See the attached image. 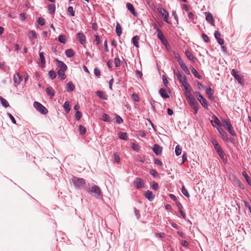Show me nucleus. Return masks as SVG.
I'll use <instances>...</instances> for the list:
<instances>
[{"instance_id":"obj_1","label":"nucleus","mask_w":251,"mask_h":251,"mask_svg":"<svg viewBox=\"0 0 251 251\" xmlns=\"http://www.w3.org/2000/svg\"><path fill=\"white\" fill-rule=\"evenodd\" d=\"M184 95L191 107L194 110V114H197L199 110V104L191 94V90L189 92H184Z\"/></svg>"},{"instance_id":"obj_2","label":"nucleus","mask_w":251,"mask_h":251,"mask_svg":"<svg viewBox=\"0 0 251 251\" xmlns=\"http://www.w3.org/2000/svg\"><path fill=\"white\" fill-rule=\"evenodd\" d=\"M175 75H176L179 82L182 84L185 90V92H189L191 90L189 84L187 82V79L184 75H182L179 71L176 72L174 71Z\"/></svg>"},{"instance_id":"obj_3","label":"nucleus","mask_w":251,"mask_h":251,"mask_svg":"<svg viewBox=\"0 0 251 251\" xmlns=\"http://www.w3.org/2000/svg\"><path fill=\"white\" fill-rule=\"evenodd\" d=\"M71 182L74 184L75 187L78 188L83 187L85 184L84 179L76 176H73L71 178Z\"/></svg>"},{"instance_id":"obj_4","label":"nucleus","mask_w":251,"mask_h":251,"mask_svg":"<svg viewBox=\"0 0 251 251\" xmlns=\"http://www.w3.org/2000/svg\"><path fill=\"white\" fill-rule=\"evenodd\" d=\"M34 108L42 114H46L48 113V110L40 103L35 101L33 104Z\"/></svg>"},{"instance_id":"obj_5","label":"nucleus","mask_w":251,"mask_h":251,"mask_svg":"<svg viewBox=\"0 0 251 251\" xmlns=\"http://www.w3.org/2000/svg\"><path fill=\"white\" fill-rule=\"evenodd\" d=\"M157 36L158 38L164 44H166L167 43V40L165 39L164 34L160 29L158 28H156Z\"/></svg>"},{"instance_id":"obj_6","label":"nucleus","mask_w":251,"mask_h":251,"mask_svg":"<svg viewBox=\"0 0 251 251\" xmlns=\"http://www.w3.org/2000/svg\"><path fill=\"white\" fill-rule=\"evenodd\" d=\"M91 192L94 193V196L99 198L101 195V191L100 187L97 185H94L92 187Z\"/></svg>"},{"instance_id":"obj_7","label":"nucleus","mask_w":251,"mask_h":251,"mask_svg":"<svg viewBox=\"0 0 251 251\" xmlns=\"http://www.w3.org/2000/svg\"><path fill=\"white\" fill-rule=\"evenodd\" d=\"M134 184L137 188L140 189L144 187V182L141 178L137 177L134 180Z\"/></svg>"},{"instance_id":"obj_8","label":"nucleus","mask_w":251,"mask_h":251,"mask_svg":"<svg viewBox=\"0 0 251 251\" xmlns=\"http://www.w3.org/2000/svg\"><path fill=\"white\" fill-rule=\"evenodd\" d=\"M211 142H212L213 146L214 147V148H215V150L216 151L217 153H221L220 151H222L223 150H222V148L221 147V146H220V145L219 144V143H218L217 141L214 138H212Z\"/></svg>"},{"instance_id":"obj_9","label":"nucleus","mask_w":251,"mask_h":251,"mask_svg":"<svg viewBox=\"0 0 251 251\" xmlns=\"http://www.w3.org/2000/svg\"><path fill=\"white\" fill-rule=\"evenodd\" d=\"M13 79L15 86L19 85L23 80L22 76L19 73L15 74L13 76Z\"/></svg>"},{"instance_id":"obj_10","label":"nucleus","mask_w":251,"mask_h":251,"mask_svg":"<svg viewBox=\"0 0 251 251\" xmlns=\"http://www.w3.org/2000/svg\"><path fill=\"white\" fill-rule=\"evenodd\" d=\"M178 63L182 69L185 72L187 75H190V73L188 68L187 67L186 64L184 63L182 59L178 60Z\"/></svg>"},{"instance_id":"obj_11","label":"nucleus","mask_w":251,"mask_h":251,"mask_svg":"<svg viewBox=\"0 0 251 251\" xmlns=\"http://www.w3.org/2000/svg\"><path fill=\"white\" fill-rule=\"evenodd\" d=\"M76 36L81 45H84L86 43V37L82 33H77Z\"/></svg>"},{"instance_id":"obj_12","label":"nucleus","mask_w":251,"mask_h":251,"mask_svg":"<svg viewBox=\"0 0 251 251\" xmlns=\"http://www.w3.org/2000/svg\"><path fill=\"white\" fill-rule=\"evenodd\" d=\"M205 14L206 21L212 25H214L215 21L213 19L212 15L210 13L207 12L205 13Z\"/></svg>"},{"instance_id":"obj_13","label":"nucleus","mask_w":251,"mask_h":251,"mask_svg":"<svg viewBox=\"0 0 251 251\" xmlns=\"http://www.w3.org/2000/svg\"><path fill=\"white\" fill-rule=\"evenodd\" d=\"M145 197L149 201H151L154 199L155 196L151 191L148 190L145 193Z\"/></svg>"},{"instance_id":"obj_14","label":"nucleus","mask_w":251,"mask_h":251,"mask_svg":"<svg viewBox=\"0 0 251 251\" xmlns=\"http://www.w3.org/2000/svg\"><path fill=\"white\" fill-rule=\"evenodd\" d=\"M153 150L154 152L157 155H160L162 152V148L157 144L154 145Z\"/></svg>"},{"instance_id":"obj_15","label":"nucleus","mask_w":251,"mask_h":251,"mask_svg":"<svg viewBox=\"0 0 251 251\" xmlns=\"http://www.w3.org/2000/svg\"><path fill=\"white\" fill-rule=\"evenodd\" d=\"M226 127V129L227 130L228 132L231 135H232V136H235L236 135L235 132L233 129L231 123H227Z\"/></svg>"},{"instance_id":"obj_16","label":"nucleus","mask_w":251,"mask_h":251,"mask_svg":"<svg viewBox=\"0 0 251 251\" xmlns=\"http://www.w3.org/2000/svg\"><path fill=\"white\" fill-rule=\"evenodd\" d=\"M159 93L164 99H167L169 97V95L167 93L166 90L164 88H161L159 91Z\"/></svg>"},{"instance_id":"obj_17","label":"nucleus","mask_w":251,"mask_h":251,"mask_svg":"<svg viewBox=\"0 0 251 251\" xmlns=\"http://www.w3.org/2000/svg\"><path fill=\"white\" fill-rule=\"evenodd\" d=\"M198 100L200 101L201 105L204 108L208 109V105H207V101L203 97H202L201 98L199 99V100Z\"/></svg>"},{"instance_id":"obj_18","label":"nucleus","mask_w":251,"mask_h":251,"mask_svg":"<svg viewBox=\"0 0 251 251\" xmlns=\"http://www.w3.org/2000/svg\"><path fill=\"white\" fill-rule=\"evenodd\" d=\"M126 6L128 10L133 15H136L134 8L133 5L130 3H127L126 4Z\"/></svg>"},{"instance_id":"obj_19","label":"nucleus","mask_w":251,"mask_h":251,"mask_svg":"<svg viewBox=\"0 0 251 251\" xmlns=\"http://www.w3.org/2000/svg\"><path fill=\"white\" fill-rule=\"evenodd\" d=\"M116 32L118 36H120L122 33V27L120 24L117 23L116 26Z\"/></svg>"},{"instance_id":"obj_20","label":"nucleus","mask_w":251,"mask_h":251,"mask_svg":"<svg viewBox=\"0 0 251 251\" xmlns=\"http://www.w3.org/2000/svg\"><path fill=\"white\" fill-rule=\"evenodd\" d=\"M66 70L63 69H59L57 72L58 75L59 77H61V79H64L66 78V75L65 74V72Z\"/></svg>"},{"instance_id":"obj_21","label":"nucleus","mask_w":251,"mask_h":251,"mask_svg":"<svg viewBox=\"0 0 251 251\" xmlns=\"http://www.w3.org/2000/svg\"><path fill=\"white\" fill-rule=\"evenodd\" d=\"M75 86L71 81L69 82L67 84V89L68 92H72L75 90Z\"/></svg>"},{"instance_id":"obj_22","label":"nucleus","mask_w":251,"mask_h":251,"mask_svg":"<svg viewBox=\"0 0 251 251\" xmlns=\"http://www.w3.org/2000/svg\"><path fill=\"white\" fill-rule=\"evenodd\" d=\"M97 94L99 97V98L102 100H106L107 99V95L102 91H98L97 92Z\"/></svg>"},{"instance_id":"obj_23","label":"nucleus","mask_w":251,"mask_h":251,"mask_svg":"<svg viewBox=\"0 0 251 251\" xmlns=\"http://www.w3.org/2000/svg\"><path fill=\"white\" fill-rule=\"evenodd\" d=\"M185 54L186 56L193 62H195L196 58L189 51L186 50L185 51Z\"/></svg>"},{"instance_id":"obj_24","label":"nucleus","mask_w":251,"mask_h":251,"mask_svg":"<svg viewBox=\"0 0 251 251\" xmlns=\"http://www.w3.org/2000/svg\"><path fill=\"white\" fill-rule=\"evenodd\" d=\"M213 118L214 119V121H211V123L212 125L213 126H215L214 123L217 126L221 125L220 120L218 119V118L216 116H213Z\"/></svg>"},{"instance_id":"obj_25","label":"nucleus","mask_w":251,"mask_h":251,"mask_svg":"<svg viewBox=\"0 0 251 251\" xmlns=\"http://www.w3.org/2000/svg\"><path fill=\"white\" fill-rule=\"evenodd\" d=\"M39 56H40V60L41 61V63L40 64V66H43L45 65L46 63L45 58L44 57V53L43 52H40L39 53Z\"/></svg>"},{"instance_id":"obj_26","label":"nucleus","mask_w":251,"mask_h":251,"mask_svg":"<svg viewBox=\"0 0 251 251\" xmlns=\"http://www.w3.org/2000/svg\"><path fill=\"white\" fill-rule=\"evenodd\" d=\"M217 130L223 138L226 139L227 138V133L222 127H218Z\"/></svg>"},{"instance_id":"obj_27","label":"nucleus","mask_w":251,"mask_h":251,"mask_svg":"<svg viewBox=\"0 0 251 251\" xmlns=\"http://www.w3.org/2000/svg\"><path fill=\"white\" fill-rule=\"evenodd\" d=\"M46 91L47 95L50 97H53L55 94L54 91L51 87L47 88Z\"/></svg>"},{"instance_id":"obj_28","label":"nucleus","mask_w":251,"mask_h":251,"mask_svg":"<svg viewBox=\"0 0 251 251\" xmlns=\"http://www.w3.org/2000/svg\"><path fill=\"white\" fill-rule=\"evenodd\" d=\"M65 54L68 57H71L73 56L75 54V51L72 49H68L66 50Z\"/></svg>"},{"instance_id":"obj_29","label":"nucleus","mask_w":251,"mask_h":251,"mask_svg":"<svg viewBox=\"0 0 251 251\" xmlns=\"http://www.w3.org/2000/svg\"><path fill=\"white\" fill-rule=\"evenodd\" d=\"M57 62L58 63V67H59V69L67 70V67L63 61L57 60Z\"/></svg>"},{"instance_id":"obj_30","label":"nucleus","mask_w":251,"mask_h":251,"mask_svg":"<svg viewBox=\"0 0 251 251\" xmlns=\"http://www.w3.org/2000/svg\"><path fill=\"white\" fill-rule=\"evenodd\" d=\"M119 137L121 139L126 140L128 138L127 134L126 132H121L119 133Z\"/></svg>"},{"instance_id":"obj_31","label":"nucleus","mask_w":251,"mask_h":251,"mask_svg":"<svg viewBox=\"0 0 251 251\" xmlns=\"http://www.w3.org/2000/svg\"><path fill=\"white\" fill-rule=\"evenodd\" d=\"M64 108L65 109V111L67 113H68L71 110V106L70 105V103L69 101H66L64 104Z\"/></svg>"},{"instance_id":"obj_32","label":"nucleus","mask_w":251,"mask_h":251,"mask_svg":"<svg viewBox=\"0 0 251 251\" xmlns=\"http://www.w3.org/2000/svg\"><path fill=\"white\" fill-rule=\"evenodd\" d=\"M139 40V37L138 36H134L132 39V43L133 45L137 48H139L138 45V40Z\"/></svg>"},{"instance_id":"obj_33","label":"nucleus","mask_w":251,"mask_h":251,"mask_svg":"<svg viewBox=\"0 0 251 251\" xmlns=\"http://www.w3.org/2000/svg\"><path fill=\"white\" fill-rule=\"evenodd\" d=\"M58 41L61 43L65 44L67 42L66 36L64 35H60L58 37Z\"/></svg>"},{"instance_id":"obj_34","label":"nucleus","mask_w":251,"mask_h":251,"mask_svg":"<svg viewBox=\"0 0 251 251\" xmlns=\"http://www.w3.org/2000/svg\"><path fill=\"white\" fill-rule=\"evenodd\" d=\"M28 36L31 40L36 39L37 37L36 32L32 30L29 32Z\"/></svg>"},{"instance_id":"obj_35","label":"nucleus","mask_w":251,"mask_h":251,"mask_svg":"<svg viewBox=\"0 0 251 251\" xmlns=\"http://www.w3.org/2000/svg\"><path fill=\"white\" fill-rule=\"evenodd\" d=\"M0 101L1 104L4 107H7L8 106H9V105L8 101L2 98L1 97H0Z\"/></svg>"},{"instance_id":"obj_36","label":"nucleus","mask_w":251,"mask_h":251,"mask_svg":"<svg viewBox=\"0 0 251 251\" xmlns=\"http://www.w3.org/2000/svg\"><path fill=\"white\" fill-rule=\"evenodd\" d=\"M157 11L162 16V17L168 13L164 8L162 7L158 8Z\"/></svg>"},{"instance_id":"obj_37","label":"nucleus","mask_w":251,"mask_h":251,"mask_svg":"<svg viewBox=\"0 0 251 251\" xmlns=\"http://www.w3.org/2000/svg\"><path fill=\"white\" fill-rule=\"evenodd\" d=\"M181 192L186 197L189 198L190 197V195L184 186H182L181 188Z\"/></svg>"},{"instance_id":"obj_38","label":"nucleus","mask_w":251,"mask_h":251,"mask_svg":"<svg viewBox=\"0 0 251 251\" xmlns=\"http://www.w3.org/2000/svg\"><path fill=\"white\" fill-rule=\"evenodd\" d=\"M242 175L244 176V177L246 179V180L247 182H248V183L249 184L251 185V180L250 179V177L246 173V172H245V171L243 172Z\"/></svg>"},{"instance_id":"obj_39","label":"nucleus","mask_w":251,"mask_h":251,"mask_svg":"<svg viewBox=\"0 0 251 251\" xmlns=\"http://www.w3.org/2000/svg\"><path fill=\"white\" fill-rule=\"evenodd\" d=\"M181 148L179 145H177L175 149V153L176 156H179L181 153Z\"/></svg>"},{"instance_id":"obj_40","label":"nucleus","mask_w":251,"mask_h":251,"mask_svg":"<svg viewBox=\"0 0 251 251\" xmlns=\"http://www.w3.org/2000/svg\"><path fill=\"white\" fill-rule=\"evenodd\" d=\"M206 93L209 98H211L213 95L212 89L209 87L206 89Z\"/></svg>"},{"instance_id":"obj_41","label":"nucleus","mask_w":251,"mask_h":251,"mask_svg":"<svg viewBox=\"0 0 251 251\" xmlns=\"http://www.w3.org/2000/svg\"><path fill=\"white\" fill-rule=\"evenodd\" d=\"M191 71L192 74L197 78H200L201 75L193 67L191 68Z\"/></svg>"},{"instance_id":"obj_42","label":"nucleus","mask_w":251,"mask_h":251,"mask_svg":"<svg viewBox=\"0 0 251 251\" xmlns=\"http://www.w3.org/2000/svg\"><path fill=\"white\" fill-rule=\"evenodd\" d=\"M49 75L52 79H53L56 77V74L54 71L50 70L49 72Z\"/></svg>"},{"instance_id":"obj_43","label":"nucleus","mask_w":251,"mask_h":251,"mask_svg":"<svg viewBox=\"0 0 251 251\" xmlns=\"http://www.w3.org/2000/svg\"><path fill=\"white\" fill-rule=\"evenodd\" d=\"M79 130L80 134L82 135H84L86 131L85 127L81 125L79 126Z\"/></svg>"},{"instance_id":"obj_44","label":"nucleus","mask_w":251,"mask_h":251,"mask_svg":"<svg viewBox=\"0 0 251 251\" xmlns=\"http://www.w3.org/2000/svg\"><path fill=\"white\" fill-rule=\"evenodd\" d=\"M102 120L105 122H109L110 118L108 115L104 113L102 115Z\"/></svg>"},{"instance_id":"obj_45","label":"nucleus","mask_w":251,"mask_h":251,"mask_svg":"<svg viewBox=\"0 0 251 251\" xmlns=\"http://www.w3.org/2000/svg\"><path fill=\"white\" fill-rule=\"evenodd\" d=\"M235 78L236 80H237L238 81L239 83H240L241 84H243L244 81H243V77L240 75H238V76L235 77Z\"/></svg>"},{"instance_id":"obj_46","label":"nucleus","mask_w":251,"mask_h":251,"mask_svg":"<svg viewBox=\"0 0 251 251\" xmlns=\"http://www.w3.org/2000/svg\"><path fill=\"white\" fill-rule=\"evenodd\" d=\"M131 148L133 150L136 151H138L140 150L139 146L137 144L135 143L131 144Z\"/></svg>"},{"instance_id":"obj_47","label":"nucleus","mask_w":251,"mask_h":251,"mask_svg":"<svg viewBox=\"0 0 251 251\" xmlns=\"http://www.w3.org/2000/svg\"><path fill=\"white\" fill-rule=\"evenodd\" d=\"M115 118L116 121L118 124H120L123 122V119L120 116L116 115Z\"/></svg>"},{"instance_id":"obj_48","label":"nucleus","mask_w":251,"mask_h":251,"mask_svg":"<svg viewBox=\"0 0 251 251\" xmlns=\"http://www.w3.org/2000/svg\"><path fill=\"white\" fill-rule=\"evenodd\" d=\"M55 10V6L54 4H50L49 6V10L50 13H53Z\"/></svg>"},{"instance_id":"obj_49","label":"nucleus","mask_w":251,"mask_h":251,"mask_svg":"<svg viewBox=\"0 0 251 251\" xmlns=\"http://www.w3.org/2000/svg\"><path fill=\"white\" fill-rule=\"evenodd\" d=\"M114 162L116 163H119L120 161V158L118 155L117 153H115L114 154Z\"/></svg>"},{"instance_id":"obj_50","label":"nucleus","mask_w":251,"mask_h":251,"mask_svg":"<svg viewBox=\"0 0 251 251\" xmlns=\"http://www.w3.org/2000/svg\"><path fill=\"white\" fill-rule=\"evenodd\" d=\"M37 22L41 25H43L45 24V20L43 18H39L37 21Z\"/></svg>"},{"instance_id":"obj_51","label":"nucleus","mask_w":251,"mask_h":251,"mask_svg":"<svg viewBox=\"0 0 251 251\" xmlns=\"http://www.w3.org/2000/svg\"><path fill=\"white\" fill-rule=\"evenodd\" d=\"M82 116V114L80 112L77 111L75 114V118L77 120H79Z\"/></svg>"},{"instance_id":"obj_52","label":"nucleus","mask_w":251,"mask_h":251,"mask_svg":"<svg viewBox=\"0 0 251 251\" xmlns=\"http://www.w3.org/2000/svg\"><path fill=\"white\" fill-rule=\"evenodd\" d=\"M231 75L235 77L238 76L240 74L237 70L233 69L231 72Z\"/></svg>"},{"instance_id":"obj_53","label":"nucleus","mask_w":251,"mask_h":251,"mask_svg":"<svg viewBox=\"0 0 251 251\" xmlns=\"http://www.w3.org/2000/svg\"><path fill=\"white\" fill-rule=\"evenodd\" d=\"M114 64L116 67L120 66V60L119 58H115L114 59Z\"/></svg>"},{"instance_id":"obj_54","label":"nucleus","mask_w":251,"mask_h":251,"mask_svg":"<svg viewBox=\"0 0 251 251\" xmlns=\"http://www.w3.org/2000/svg\"><path fill=\"white\" fill-rule=\"evenodd\" d=\"M132 99L135 101H139V98L137 95V94L136 93H133L132 95Z\"/></svg>"},{"instance_id":"obj_55","label":"nucleus","mask_w":251,"mask_h":251,"mask_svg":"<svg viewBox=\"0 0 251 251\" xmlns=\"http://www.w3.org/2000/svg\"><path fill=\"white\" fill-rule=\"evenodd\" d=\"M68 12L70 13V15L72 16H75L74 9H73V7L72 6H69L68 7Z\"/></svg>"},{"instance_id":"obj_56","label":"nucleus","mask_w":251,"mask_h":251,"mask_svg":"<svg viewBox=\"0 0 251 251\" xmlns=\"http://www.w3.org/2000/svg\"><path fill=\"white\" fill-rule=\"evenodd\" d=\"M94 74L97 76L100 77V71L97 68H96L94 69Z\"/></svg>"},{"instance_id":"obj_57","label":"nucleus","mask_w":251,"mask_h":251,"mask_svg":"<svg viewBox=\"0 0 251 251\" xmlns=\"http://www.w3.org/2000/svg\"><path fill=\"white\" fill-rule=\"evenodd\" d=\"M156 236L157 237L160 238H163L165 236V234L164 233L160 232V233H155Z\"/></svg>"},{"instance_id":"obj_58","label":"nucleus","mask_w":251,"mask_h":251,"mask_svg":"<svg viewBox=\"0 0 251 251\" xmlns=\"http://www.w3.org/2000/svg\"><path fill=\"white\" fill-rule=\"evenodd\" d=\"M7 115L9 117V118L12 121V123L14 124H16V121L14 118V117L10 114V113H7Z\"/></svg>"},{"instance_id":"obj_59","label":"nucleus","mask_w":251,"mask_h":251,"mask_svg":"<svg viewBox=\"0 0 251 251\" xmlns=\"http://www.w3.org/2000/svg\"><path fill=\"white\" fill-rule=\"evenodd\" d=\"M158 185L157 183L155 182H153L152 185V188L154 190H157L158 189Z\"/></svg>"},{"instance_id":"obj_60","label":"nucleus","mask_w":251,"mask_h":251,"mask_svg":"<svg viewBox=\"0 0 251 251\" xmlns=\"http://www.w3.org/2000/svg\"><path fill=\"white\" fill-rule=\"evenodd\" d=\"M202 37L203 40L205 42L207 43L209 42V38H208V36L205 34H204V33L202 34Z\"/></svg>"},{"instance_id":"obj_61","label":"nucleus","mask_w":251,"mask_h":251,"mask_svg":"<svg viewBox=\"0 0 251 251\" xmlns=\"http://www.w3.org/2000/svg\"><path fill=\"white\" fill-rule=\"evenodd\" d=\"M103 46H104V50H105V51L106 52H108L109 51V50H108V48L107 41L106 39L104 42Z\"/></svg>"},{"instance_id":"obj_62","label":"nucleus","mask_w":251,"mask_h":251,"mask_svg":"<svg viewBox=\"0 0 251 251\" xmlns=\"http://www.w3.org/2000/svg\"><path fill=\"white\" fill-rule=\"evenodd\" d=\"M214 36L216 40L218 39L219 38H220L221 33L218 31H215L214 33Z\"/></svg>"},{"instance_id":"obj_63","label":"nucleus","mask_w":251,"mask_h":251,"mask_svg":"<svg viewBox=\"0 0 251 251\" xmlns=\"http://www.w3.org/2000/svg\"><path fill=\"white\" fill-rule=\"evenodd\" d=\"M134 210L135 216H136L137 218L138 219L140 216L139 211L136 208H134Z\"/></svg>"},{"instance_id":"obj_64","label":"nucleus","mask_w":251,"mask_h":251,"mask_svg":"<svg viewBox=\"0 0 251 251\" xmlns=\"http://www.w3.org/2000/svg\"><path fill=\"white\" fill-rule=\"evenodd\" d=\"M154 163L157 165L162 166V163L158 159H154Z\"/></svg>"}]
</instances>
